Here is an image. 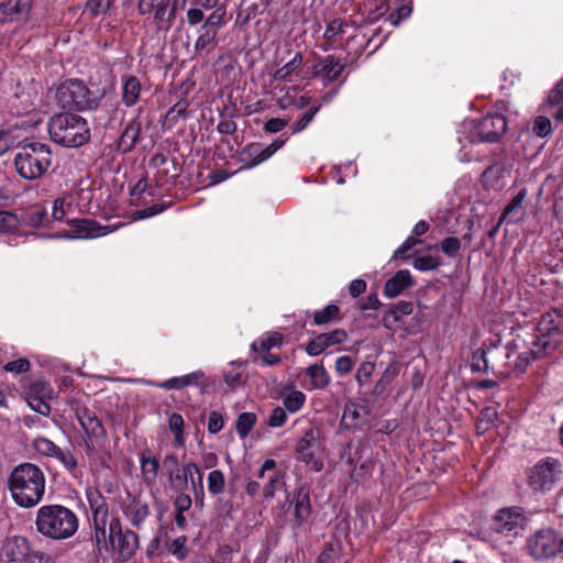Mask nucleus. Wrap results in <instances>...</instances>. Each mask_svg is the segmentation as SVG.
Instances as JSON below:
<instances>
[{
  "label": "nucleus",
  "instance_id": "1",
  "mask_svg": "<svg viewBox=\"0 0 563 563\" xmlns=\"http://www.w3.org/2000/svg\"><path fill=\"white\" fill-rule=\"evenodd\" d=\"M92 526L95 529L93 540L96 548L101 551L111 548L119 552L123 561L131 559L139 549V537L132 530L123 531L119 517L109 521V507L106 501L92 503Z\"/></svg>",
  "mask_w": 563,
  "mask_h": 563
},
{
  "label": "nucleus",
  "instance_id": "2",
  "mask_svg": "<svg viewBox=\"0 0 563 563\" xmlns=\"http://www.w3.org/2000/svg\"><path fill=\"white\" fill-rule=\"evenodd\" d=\"M9 488L14 501L24 508L40 503L45 490L43 472L34 464L24 463L16 466L9 477Z\"/></svg>",
  "mask_w": 563,
  "mask_h": 563
},
{
  "label": "nucleus",
  "instance_id": "3",
  "mask_svg": "<svg viewBox=\"0 0 563 563\" xmlns=\"http://www.w3.org/2000/svg\"><path fill=\"white\" fill-rule=\"evenodd\" d=\"M36 531L45 538L64 540L78 529V518L73 510L62 505H45L38 508Z\"/></svg>",
  "mask_w": 563,
  "mask_h": 563
},
{
  "label": "nucleus",
  "instance_id": "4",
  "mask_svg": "<svg viewBox=\"0 0 563 563\" xmlns=\"http://www.w3.org/2000/svg\"><path fill=\"white\" fill-rule=\"evenodd\" d=\"M51 140L66 147H79L90 139L87 121L78 114L62 112L53 115L47 123Z\"/></svg>",
  "mask_w": 563,
  "mask_h": 563
},
{
  "label": "nucleus",
  "instance_id": "5",
  "mask_svg": "<svg viewBox=\"0 0 563 563\" xmlns=\"http://www.w3.org/2000/svg\"><path fill=\"white\" fill-rule=\"evenodd\" d=\"M53 154L47 144L32 142L21 145L14 156L16 173L26 180L44 176L52 165Z\"/></svg>",
  "mask_w": 563,
  "mask_h": 563
},
{
  "label": "nucleus",
  "instance_id": "6",
  "mask_svg": "<svg viewBox=\"0 0 563 563\" xmlns=\"http://www.w3.org/2000/svg\"><path fill=\"white\" fill-rule=\"evenodd\" d=\"M104 95V89L89 88L78 79H69L57 87L56 98L63 108L93 109Z\"/></svg>",
  "mask_w": 563,
  "mask_h": 563
},
{
  "label": "nucleus",
  "instance_id": "7",
  "mask_svg": "<svg viewBox=\"0 0 563 563\" xmlns=\"http://www.w3.org/2000/svg\"><path fill=\"white\" fill-rule=\"evenodd\" d=\"M507 131L506 117L500 113H493L474 121L470 130L471 142L495 143Z\"/></svg>",
  "mask_w": 563,
  "mask_h": 563
},
{
  "label": "nucleus",
  "instance_id": "8",
  "mask_svg": "<svg viewBox=\"0 0 563 563\" xmlns=\"http://www.w3.org/2000/svg\"><path fill=\"white\" fill-rule=\"evenodd\" d=\"M42 559V554L31 552L27 539L21 536L5 538L0 548V560L7 563H36Z\"/></svg>",
  "mask_w": 563,
  "mask_h": 563
},
{
  "label": "nucleus",
  "instance_id": "9",
  "mask_svg": "<svg viewBox=\"0 0 563 563\" xmlns=\"http://www.w3.org/2000/svg\"><path fill=\"white\" fill-rule=\"evenodd\" d=\"M78 419L87 435V439L84 440L86 452L89 456H93L106 443V429L98 417L89 409H84L78 415Z\"/></svg>",
  "mask_w": 563,
  "mask_h": 563
},
{
  "label": "nucleus",
  "instance_id": "10",
  "mask_svg": "<svg viewBox=\"0 0 563 563\" xmlns=\"http://www.w3.org/2000/svg\"><path fill=\"white\" fill-rule=\"evenodd\" d=\"M561 537L551 529L537 531L527 541V550L536 560H545L560 553Z\"/></svg>",
  "mask_w": 563,
  "mask_h": 563
},
{
  "label": "nucleus",
  "instance_id": "11",
  "mask_svg": "<svg viewBox=\"0 0 563 563\" xmlns=\"http://www.w3.org/2000/svg\"><path fill=\"white\" fill-rule=\"evenodd\" d=\"M560 472V463L556 460L541 461L529 472V486L534 492H549L555 486Z\"/></svg>",
  "mask_w": 563,
  "mask_h": 563
},
{
  "label": "nucleus",
  "instance_id": "12",
  "mask_svg": "<svg viewBox=\"0 0 563 563\" xmlns=\"http://www.w3.org/2000/svg\"><path fill=\"white\" fill-rule=\"evenodd\" d=\"M319 435L320 431L318 429H307L298 441L296 448L297 460L303 462L305 464L313 462V467L316 471H321L323 466L322 462L314 461V452L318 446Z\"/></svg>",
  "mask_w": 563,
  "mask_h": 563
},
{
  "label": "nucleus",
  "instance_id": "13",
  "mask_svg": "<svg viewBox=\"0 0 563 563\" xmlns=\"http://www.w3.org/2000/svg\"><path fill=\"white\" fill-rule=\"evenodd\" d=\"M525 521V516L517 508H504L494 517L493 529L503 534H517Z\"/></svg>",
  "mask_w": 563,
  "mask_h": 563
},
{
  "label": "nucleus",
  "instance_id": "14",
  "mask_svg": "<svg viewBox=\"0 0 563 563\" xmlns=\"http://www.w3.org/2000/svg\"><path fill=\"white\" fill-rule=\"evenodd\" d=\"M195 473L198 475L199 489L202 492L203 475L199 466L194 462L185 464L181 468L177 470V472L169 470V484L172 489L175 492H181L188 486V484H190L192 489L196 492Z\"/></svg>",
  "mask_w": 563,
  "mask_h": 563
},
{
  "label": "nucleus",
  "instance_id": "15",
  "mask_svg": "<svg viewBox=\"0 0 563 563\" xmlns=\"http://www.w3.org/2000/svg\"><path fill=\"white\" fill-rule=\"evenodd\" d=\"M73 228L71 233H67L66 238L93 239L106 235L113 231L110 225H100L92 219H70L66 221Z\"/></svg>",
  "mask_w": 563,
  "mask_h": 563
},
{
  "label": "nucleus",
  "instance_id": "16",
  "mask_svg": "<svg viewBox=\"0 0 563 563\" xmlns=\"http://www.w3.org/2000/svg\"><path fill=\"white\" fill-rule=\"evenodd\" d=\"M347 339V333L343 329H335L331 332L318 334L306 345V352L310 356H317L328 347L340 344Z\"/></svg>",
  "mask_w": 563,
  "mask_h": 563
},
{
  "label": "nucleus",
  "instance_id": "17",
  "mask_svg": "<svg viewBox=\"0 0 563 563\" xmlns=\"http://www.w3.org/2000/svg\"><path fill=\"white\" fill-rule=\"evenodd\" d=\"M31 9L32 0L0 1V25L20 21Z\"/></svg>",
  "mask_w": 563,
  "mask_h": 563
},
{
  "label": "nucleus",
  "instance_id": "18",
  "mask_svg": "<svg viewBox=\"0 0 563 563\" xmlns=\"http://www.w3.org/2000/svg\"><path fill=\"white\" fill-rule=\"evenodd\" d=\"M179 9L178 0H174L172 7L169 8V0H163L157 8L153 11V23L155 24L157 31L167 32L172 29L176 11Z\"/></svg>",
  "mask_w": 563,
  "mask_h": 563
},
{
  "label": "nucleus",
  "instance_id": "19",
  "mask_svg": "<svg viewBox=\"0 0 563 563\" xmlns=\"http://www.w3.org/2000/svg\"><path fill=\"white\" fill-rule=\"evenodd\" d=\"M413 284L415 280L410 272L408 269H400L393 277L387 279L383 292L388 298H395L413 286Z\"/></svg>",
  "mask_w": 563,
  "mask_h": 563
},
{
  "label": "nucleus",
  "instance_id": "20",
  "mask_svg": "<svg viewBox=\"0 0 563 563\" xmlns=\"http://www.w3.org/2000/svg\"><path fill=\"white\" fill-rule=\"evenodd\" d=\"M291 494L295 504L296 521L298 525H302L311 515L309 487L307 485H300Z\"/></svg>",
  "mask_w": 563,
  "mask_h": 563
},
{
  "label": "nucleus",
  "instance_id": "21",
  "mask_svg": "<svg viewBox=\"0 0 563 563\" xmlns=\"http://www.w3.org/2000/svg\"><path fill=\"white\" fill-rule=\"evenodd\" d=\"M141 130L142 123L139 119L130 121L119 139L118 150L124 154L131 152L140 139Z\"/></svg>",
  "mask_w": 563,
  "mask_h": 563
},
{
  "label": "nucleus",
  "instance_id": "22",
  "mask_svg": "<svg viewBox=\"0 0 563 563\" xmlns=\"http://www.w3.org/2000/svg\"><path fill=\"white\" fill-rule=\"evenodd\" d=\"M205 377V374L201 371H196L190 374L173 377L162 383L155 384L157 387L169 390V389H181L189 385H199Z\"/></svg>",
  "mask_w": 563,
  "mask_h": 563
},
{
  "label": "nucleus",
  "instance_id": "23",
  "mask_svg": "<svg viewBox=\"0 0 563 563\" xmlns=\"http://www.w3.org/2000/svg\"><path fill=\"white\" fill-rule=\"evenodd\" d=\"M140 463L144 483L146 485H152L157 478L159 468L158 459L152 455L150 450H145L141 454Z\"/></svg>",
  "mask_w": 563,
  "mask_h": 563
},
{
  "label": "nucleus",
  "instance_id": "24",
  "mask_svg": "<svg viewBox=\"0 0 563 563\" xmlns=\"http://www.w3.org/2000/svg\"><path fill=\"white\" fill-rule=\"evenodd\" d=\"M123 84V92H122V101L125 106L132 107L134 106L141 93L142 85L139 78L132 75H124L122 77Z\"/></svg>",
  "mask_w": 563,
  "mask_h": 563
},
{
  "label": "nucleus",
  "instance_id": "25",
  "mask_svg": "<svg viewBox=\"0 0 563 563\" xmlns=\"http://www.w3.org/2000/svg\"><path fill=\"white\" fill-rule=\"evenodd\" d=\"M559 342L560 335L541 332V334L538 335L533 341V346L530 350L534 354V357L542 358L551 351H553Z\"/></svg>",
  "mask_w": 563,
  "mask_h": 563
},
{
  "label": "nucleus",
  "instance_id": "26",
  "mask_svg": "<svg viewBox=\"0 0 563 563\" xmlns=\"http://www.w3.org/2000/svg\"><path fill=\"white\" fill-rule=\"evenodd\" d=\"M198 33L199 35L195 43V49L199 55H202L203 53L208 54L217 47V36L219 32L201 25Z\"/></svg>",
  "mask_w": 563,
  "mask_h": 563
},
{
  "label": "nucleus",
  "instance_id": "27",
  "mask_svg": "<svg viewBox=\"0 0 563 563\" xmlns=\"http://www.w3.org/2000/svg\"><path fill=\"white\" fill-rule=\"evenodd\" d=\"M350 27V23L343 19L336 18L327 23L323 37L328 44H336L343 40V35Z\"/></svg>",
  "mask_w": 563,
  "mask_h": 563
},
{
  "label": "nucleus",
  "instance_id": "28",
  "mask_svg": "<svg viewBox=\"0 0 563 563\" xmlns=\"http://www.w3.org/2000/svg\"><path fill=\"white\" fill-rule=\"evenodd\" d=\"M36 92L22 91L21 93L15 92L11 99V109L15 111L16 115H22L32 111L35 107L34 99Z\"/></svg>",
  "mask_w": 563,
  "mask_h": 563
},
{
  "label": "nucleus",
  "instance_id": "29",
  "mask_svg": "<svg viewBox=\"0 0 563 563\" xmlns=\"http://www.w3.org/2000/svg\"><path fill=\"white\" fill-rule=\"evenodd\" d=\"M341 311L336 305H328L320 311L313 313V323L316 325H325L334 321L341 320Z\"/></svg>",
  "mask_w": 563,
  "mask_h": 563
},
{
  "label": "nucleus",
  "instance_id": "30",
  "mask_svg": "<svg viewBox=\"0 0 563 563\" xmlns=\"http://www.w3.org/2000/svg\"><path fill=\"white\" fill-rule=\"evenodd\" d=\"M306 373L311 378L312 388L323 389L329 385V375L321 364L310 365Z\"/></svg>",
  "mask_w": 563,
  "mask_h": 563
},
{
  "label": "nucleus",
  "instance_id": "31",
  "mask_svg": "<svg viewBox=\"0 0 563 563\" xmlns=\"http://www.w3.org/2000/svg\"><path fill=\"white\" fill-rule=\"evenodd\" d=\"M559 318H560V313L558 310H553V311L542 314V317L538 323V331L544 332L548 334L561 335L560 322H556V319H559Z\"/></svg>",
  "mask_w": 563,
  "mask_h": 563
},
{
  "label": "nucleus",
  "instance_id": "32",
  "mask_svg": "<svg viewBox=\"0 0 563 563\" xmlns=\"http://www.w3.org/2000/svg\"><path fill=\"white\" fill-rule=\"evenodd\" d=\"M413 311L412 302L410 301H399L394 305L383 317V322L386 328H390L389 322L393 318L394 321H399V316H409Z\"/></svg>",
  "mask_w": 563,
  "mask_h": 563
},
{
  "label": "nucleus",
  "instance_id": "33",
  "mask_svg": "<svg viewBox=\"0 0 563 563\" xmlns=\"http://www.w3.org/2000/svg\"><path fill=\"white\" fill-rule=\"evenodd\" d=\"M361 409L367 413V410L358 406L355 402H347L344 406L343 417H342V423H344L347 428H358V420L361 418Z\"/></svg>",
  "mask_w": 563,
  "mask_h": 563
},
{
  "label": "nucleus",
  "instance_id": "34",
  "mask_svg": "<svg viewBox=\"0 0 563 563\" xmlns=\"http://www.w3.org/2000/svg\"><path fill=\"white\" fill-rule=\"evenodd\" d=\"M111 4L110 0H87L82 14H87L89 19H96L106 14Z\"/></svg>",
  "mask_w": 563,
  "mask_h": 563
},
{
  "label": "nucleus",
  "instance_id": "35",
  "mask_svg": "<svg viewBox=\"0 0 563 563\" xmlns=\"http://www.w3.org/2000/svg\"><path fill=\"white\" fill-rule=\"evenodd\" d=\"M25 222L32 228H41L49 222L48 213L44 207H34L26 213Z\"/></svg>",
  "mask_w": 563,
  "mask_h": 563
},
{
  "label": "nucleus",
  "instance_id": "36",
  "mask_svg": "<svg viewBox=\"0 0 563 563\" xmlns=\"http://www.w3.org/2000/svg\"><path fill=\"white\" fill-rule=\"evenodd\" d=\"M256 415L253 412H243L239 415L236 422H235V429L238 434L243 439L252 431L253 427L256 423Z\"/></svg>",
  "mask_w": 563,
  "mask_h": 563
},
{
  "label": "nucleus",
  "instance_id": "37",
  "mask_svg": "<svg viewBox=\"0 0 563 563\" xmlns=\"http://www.w3.org/2000/svg\"><path fill=\"white\" fill-rule=\"evenodd\" d=\"M38 393V385L35 384L31 387V394L29 396V405L30 407L38 412L40 415L42 416H48L51 413V407L43 399V397H41L40 395H37Z\"/></svg>",
  "mask_w": 563,
  "mask_h": 563
},
{
  "label": "nucleus",
  "instance_id": "38",
  "mask_svg": "<svg viewBox=\"0 0 563 563\" xmlns=\"http://www.w3.org/2000/svg\"><path fill=\"white\" fill-rule=\"evenodd\" d=\"M188 108V101L179 100L166 113L164 125L173 128L180 118H185Z\"/></svg>",
  "mask_w": 563,
  "mask_h": 563
},
{
  "label": "nucleus",
  "instance_id": "39",
  "mask_svg": "<svg viewBox=\"0 0 563 563\" xmlns=\"http://www.w3.org/2000/svg\"><path fill=\"white\" fill-rule=\"evenodd\" d=\"M242 161L249 166L254 167L262 163L261 144L251 143L242 151Z\"/></svg>",
  "mask_w": 563,
  "mask_h": 563
},
{
  "label": "nucleus",
  "instance_id": "40",
  "mask_svg": "<svg viewBox=\"0 0 563 563\" xmlns=\"http://www.w3.org/2000/svg\"><path fill=\"white\" fill-rule=\"evenodd\" d=\"M213 9L214 10L211 12V14H209L208 18L205 19L202 25L207 26V29H212L219 32L220 29L225 24L227 10L223 7L218 5Z\"/></svg>",
  "mask_w": 563,
  "mask_h": 563
},
{
  "label": "nucleus",
  "instance_id": "41",
  "mask_svg": "<svg viewBox=\"0 0 563 563\" xmlns=\"http://www.w3.org/2000/svg\"><path fill=\"white\" fill-rule=\"evenodd\" d=\"M532 132L539 137H548L553 132L551 120L545 115H538L532 123Z\"/></svg>",
  "mask_w": 563,
  "mask_h": 563
},
{
  "label": "nucleus",
  "instance_id": "42",
  "mask_svg": "<svg viewBox=\"0 0 563 563\" xmlns=\"http://www.w3.org/2000/svg\"><path fill=\"white\" fill-rule=\"evenodd\" d=\"M441 265V258L432 255L416 256L412 266L421 272L434 271Z\"/></svg>",
  "mask_w": 563,
  "mask_h": 563
},
{
  "label": "nucleus",
  "instance_id": "43",
  "mask_svg": "<svg viewBox=\"0 0 563 563\" xmlns=\"http://www.w3.org/2000/svg\"><path fill=\"white\" fill-rule=\"evenodd\" d=\"M282 342L283 335L278 332H274L266 339L255 341L251 347L254 352H268L273 346L280 345Z\"/></svg>",
  "mask_w": 563,
  "mask_h": 563
},
{
  "label": "nucleus",
  "instance_id": "44",
  "mask_svg": "<svg viewBox=\"0 0 563 563\" xmlns=\"http://www.w3.org/2000/svg\"><path fill=\"white\" fill-rule=\"evenodd\" d=\"M224 475L220 470H214L208 475V490L211 495L217 496L224 490Z\"/></svg>",
  "mask_w": 563,
  "mask_h": 563
},
{
  "label": "nucleus",
  "instance_id": "45",
  "mask_svg": "<svg viewBox=\"0 0 563 563\" xmlns=\"http://www.w3.org/2000/svg\"><path fill=\"white\" fill-rule=\"evenodd\" d=\"M150 515V507L146 503H135L134 506L132 507V512H131V518H130V521H131V525L135 528H140L143 522L145 521V519L148 517Z\"/></svg>",
  "mask_w": 563,
  "mask_h": 563
},
{
  "label": "nucleus",
  "instance_id": "46",
  "mask_svg": "<svg viewBox=\"0 0 563 563\" xmlns=\"http://www.w3.org/2000/svg\"><path fill=\"white\" fill-rule=\"evenodd\" d=\"M187 543V537L180 536L176 539H174L168 545V551L177 558V560L183 561L188 555V548L186 545Z\"/></svg>",
  "mask_w": 563,
  "mask_h": 563
},
{
  "label": "nucleus",
  "instance_id": "47",
  "mask_svg": "<svg viewBox=\"0 0 563 563\" xmlns=\"http://www.w3.org/2000/svg\"><path fill=\"white\" fill-rule=\"evenodd\" d=\"M320 110V106L319 104H314L312 107H310L292 125H291V131L292 133H299L301 131H303L308 125L309 123L312 121V119L314 118V115L318 113V111Z\"/></svg>",
  "mask_w": 563,
  "mask_h": 563
},
{
  "label": "nucleus",
  "instance_id": "48",
  "mask_svg": "<svg viewBox=\"0 0 563 563\" xmlns=\"http://www.w3.org/2000/svg\"><path fill=\"white\" fill-rule=\"evenodd\" d=\"M305 399L302 391L294 390L284 398V407L289 412H296L302 407Z\"/></svg>",
  "mask_w": 563,
  "mask_h": 563
},
{
  "label": "nucleus",
  "instance_id": "49",
  "mask_svg": "<svg viewBox=\"0 0 563 563\" xmlns=\"http://www.w3.org/2000/svg\"><path fill=\"white\" fill-rule=\"evenodd\" d=\"M471 368L473 372L486 373L488 361L484 349H477L472 355Z\"/></svg>",
  "mask_w": 563,
  "mask_h": 563
},
{
  "label": "nucleus",
  "instance_id": "50",
  "mask_svg": "<svg viewBox=\"0 0 563 563\" xmlns=\"http://www.w3.org/2000/svg\"><path fill=\"white\" fill-rule=\"evenodd\" d=\"M527 189L521 188L518 194L509 201V203L504 209L501 216L503 219H506L510 214H512L516 210L520 209L522 207V202L527 197Z\"/></svg>",
  "mask_w": 563,
  "mask_h": 563
},
{
  "label": "nucleus",
  "instance_id": "51",
  "mask_svg": "<svg viewBox=\"0 0 563 563\" xmlns=\"http://www.w3.org/2000/svg\"><path fill=\"white\" fill-rule=\"evenodd\" d=\"M411 12V4H402L388 15V21L393 26H398L402 21L410 16Z\"/></svg>",
  "mask_w": 563,
  "mask_h": 563
},
{
  "label": "nucleus",
  "instance_id": "52",
  "mask_svg": "<svg viewBox=\"0 0 563 563\" xmlns=\"http://www.w3.org/2000/svg\"><path fill=\"white\" fill-rule=\"evenodd\" d=\"M35 446L38 452L45 455L56 456L57 454H62V449L46 438L36 439Z\"/></svg>",
  "mask_w": 563,
  "mask_h": 563
},
{
  "label": "nucleus",
  "instance_id": "53",
  "mask_svg": "<svg viewBox=\"0 0 563 563\" xmlns=\"http://www.w3.org/2000/svg\"><path fill=\"white\" fill-rule=\"evenodd\" d=\"M496 418L497 411L493 407H485L478 416L477 428L488 430Z\"/></svg>",
  "mask_w": 563,
  "mask_h": 563
},
{
  "label": "nucleus",
  "instance_id": "54",
  "mask_svg": "<svg viewBox=\"0 0 563 563\" xmlns=\"http://www.w3.org/2000/svg\"><path fill=\"white\" fill-rule=\"evenodd\" d=\"M167 207H168V205H166V203H155L151 207L134 211L132 213V218H133V220H141V219L150 218V217H153V216H156V214L163 212L164 210L167 209Z\"/></svg>",
  "mask_w": 563,
  "mask_h": 563
},
{
  "label": "nucleus",
  "instance_id": "55",
  "mask_svg": "<svg viewBox=\"0 0 563 563\" xmlns=\"http://www.w3.org/2000/svg\"><path fill=\"white\" fill-rule=\"evenodd\" d=\"M186 11V21L190 26H195L201 22H205V8L199 5H188Z\"/></svg>",
  "mask_w": 563,
  "mask_h": 563
},
{
  "label": "nucleus",
  "instance_id": "56",
  "mask_svg": "<svg viewBox=\"0 0 563 563\" xmlns=\"http://www.w3.org/2000/svg\"><path fill=\"white\" fill-rule=\"evenodd\" d=\"M397 375V368L394 365H389L385 372L383 373L382 377L375 385V393L380 394L385 390L386 386L390 384V382L396 377Z\"/></svg>",
  "mask_w": 563,
  "mask_h": 563
},
{
  "label": "nucleus",
  "instance_id": "57",
  "mask_svg": "<svg viewBox=\"0 0 563 563\" xmlns=\"http://www.w3.org/2000/svg\"><path fill=\"white\" fill-rule=\"evenodd\" d=\"M440 249L445 255L454 257L461 249V241L454 236L445 238L442 240Z\"/></svg>",
  "mask_w": 563,
  "mask_h": 563
},
{
  "label": "nucleus",
  "instance_id": "58",
  "mask_svg": "<svg viewBox=\"0 0 563 563\" xmlns=\"http://www.w3.org/2000/svg\"><path fill=\"white\" fill-rule=\"evenodd\" d=\"M563 103V79L560 80L550 91L547 98V106L558 107Z\"/></svg>",
  "mask_w": 563,
  "mask_h": 563
},
{
  "label": "nucleus",
  "instance_id": "59",
  "mask_svg": "<svg viewBox=\"0 0 563 563\" xmlns=\"http://www.w3.org/2000/svg\"><path fill=\"white\" fill-rule=\"evenodd\" d=\"M280 474H275L272 477H269L268 483L265 485L263 489L264 497L269 499L275 496V490L279 489L285 483L282 479Z\"/></svg>",
  "mask_w": 563,
  "mask_h": 563
},
{
  "label": "nucleus",
  "instance_id": "60",
  "mask_svg": "<svg viewBox=\"0 0 563 563\" xmlns=\"http://www.w3.org/2000/svg\"><path fill=\"white\" fill-rule=\"evenodd\" d=\"M345 65V59L341 56L328 55L320 70H344Z\"/></svg>",
  "mask_w": 563,
  "mask_h": 563
},
{
  "label": "nucleus",
  "instance_id": "61",
  "mask_svg": "<svg viewBox=\"0 0 563 563\" xmlns=\"http://www.w3.org/2000/svg\"><path fill=\"white\" fill-rule=\"evenodd\" d=\"M538 360L531 350L518 355L515 362V369L519 373H525L532 361Z\"/></svg>",
  "mask_w": 563,
  "mask_h": 563
},
{
  "label": "nucleus",
  "instance_id": "62",
  "mask_svg": "<svg viewBox=\"0 0 563 563\" xmlns=\"http://www.w3.org/2000/svg\"><path fill=\"white\" fill-rule=\"evenodd\" d=\"M287 420V415L284 408L276 407L273 409L267 424L272 428H280Z\"/></svg>",
  "mask_w": 563,
  "mask_h": 563
},
{
  "label": "nucleus",
  "instance_id": "63",
  "mask_svg": "<svg viewBox=\"0 0 563 563\" xmlns=\"http://www.w3.org/2000/svg\"><path fill=\"white\" fill-rule=\"evenodd\" d=\"M223 426V416L218 411H211L208 420V431L212 434H216L222 430Z\"/></svg>",
  "mask_w": 563,
  "mask_h": 563
},
{
  "label": "nucleus",
  "instance_id": "64",
  "mask_svg": "<svg viewBox=\"0 0 563 563\" xmlns=\"http://www.w3.org/2000/svg\"><path fill=\"white\" fill-rule=\"evenodd\" d=\"M375 369V364L372 362H364L357 369L356 380L360 386H363L365 382L369 379Z\"/></svg>",
  "mask_w": 563,
  "mask_h": 563
}]
</instances>
